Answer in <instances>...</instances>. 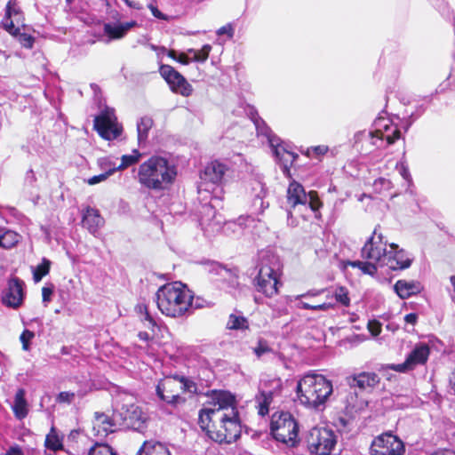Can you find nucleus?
Listing matches in <instances>:
<instances>
[{
  "label": "nucleus",
  "instance_id": "obj_1",
  "mask_svg": "<svg viewBox=\"0 0 455 455\" xmlns=\"http://www.w3.org/2000/svg\"><path fill=\"white\" fill-rule=\"evenodd\" d=\"M198 423L214 442H235L241 435L242 426L235 396L228 391H214L200 410Z\"/></svg>",
  "mask_w": 455,
  "mask_h": 455
},
{
  "label": "nucleus",
  "instance_id": "obj_2",
  "mask_svg": "<svg viewBox=\"0 0 455 455\" xmlns=\"http://www.w3.org/2000/svg\"><path fill=\"white\" fill-rule=\"evenodd\" d=\"M332 393V382L321 374H306L297 385V396L299 403L309 409L322 411Z\"/></svg>",
  "mask_w": 455,
  "mask_h": 455
},
{
  "label": "nucleus",
  "instance_id": "obj_3",
  "mask_svg": "<svg viewBox=\"0 0 455 455\" xmlns=\"http://www.w3.org/2000/svg\"><path fill=\"white\" fill-rule=\"evenodd\" d=\"M156 299L158 309L169 317H181L190 309L192 291L182 283L174 282L161 286Z\"/></svg>",
  "mask_w": 455,
  "mask_h": 455
},
{
  "label": "nucleus",
  "instance_id": "obj_4",
  "mask_svg": "<svg viewBox=\"0 0 455 455\" xmlns=\"http://www.w3.org/2000/svg\"><path fill=\"white\" fill-rule=\"evenodd\" d=\"M282 264L279 257L272 251H261L257 265L258 275L252 283L258 292L267 298H272L278 293Z\"/></svg>",
  "mask_w": 455,
  "mask_h": 455
},
{
  "label": "nucleus",
  "instance_id": "obj_5",
  "mask_svg": "<svg viewBox=\"0 0 455 455\" xmlns=\"http://www.w3.org/2000/svg\"><path fill=\"white\" fill-rule=\"evenodd\" d=\"M176 176V171L165 158L152 156L141 164L138 171V180L143 187L162 190L171 184Z\"/></svg>",
  "mask_w": 455,
  "mask_h": 455
},
{
  "label": "nucleus",
  "instance_id": "obj_6",
  "mask_svg": "<svg viewBox=\"0 0 455 455\" xmlns=\"http://www.w3.org/2000/svg\"><path fill=\"white\" fill-rule=\"evenodd\" d=\"M227 168L218 161L207 164L200 174V181L197 186V192L203 201L210 199V204L204 205V209L210 213L216 206L213 202L219 199L218 192L220 191V185L223 180Z\"/></svg>",
  "mask_w": 455,
  "mask_h": 455
},
{
  "label": "nucleus",
  "instance_id": "obj_7",
  "mask_svg": "<svg viewBox=\"0 0 455 455\" xmlns=\"http://www.w3.org/2000/svg\"><path fill=\"white\" fill-rule=\"evenodd\" d=\"M270 431L273 437L288 447H295L299 442V425L288 411H277L271 417Z\"/></svg>",
  "mask_w": 455,
  "mask_h": 455
},
{
  "label": "nucleus",
  "instance_id": "obj_8",
  "mask_svg": "<svg viewBox=\"0 0 455 455\" xmlns=\"http://www.w3.org/2000/svg\"><path fill=\"white\" fill-rule=\"evenodd\" d=\"M299 205H308L313 212H315L322 206V203L315 191L307 193L300 183L292 180L288 186L286 195V212L290 225H296L291 216L292 210H295Z\"/></svg>",
  "mask_w": 455,
  "mask_h": 455
},
{
  "label": "nucleus",
  "instance_id": "obj_9",
  "mask_svg": "<svg viewBox=\"0 0 455 455\" xmlns=\"http://www.w3.org/2000/svg\"><path fill=\"white\" fill-rule=\"evenodd\" d=\"M337 440L338 435L334 430L326 427H315L308 431L306 436L308 451L315 455L331 454Z\"/></svg>",
  "mask_w": 455,
  "mask_h": 455
},
{
  "label": "nucleus",
  "instance_id": "obj_10",
  "mask_svg": "<svg viewBox=\"0 0 455 455\" xmlns=\"http://www.w3.org/2000/svg\"><path fill=\"white\" fill-rule=\"evenodd\" d=\"M374 125L376 127L374 132H363L356 134L357 140L362 137L365 142H368L372 147L381 148L384 140L387 145L395 143L400 138L399 129L393 125L391 122L383 117H379Z\"/></svg>",
  "mask_w": 455,
  "mask_h": 455
},
{
  "label": "nucleus",
  "instance_id": "obj_11",
  "mask_svg": "<svg viewBox=\"0 0 455 455\" xmlns=\"http://www.w3.org/2000/svg\"><path fill=\"white\" fill-rule=\"evenodd\" d=\"M379 225H378L371 235L368 238L362 248V257L367 260H371L380 267L386 266L387 259L388 244L383 235L378 232Z\"/></svg>",
  "mask_w": 455,
  "mask_h": 455
},
{
  "label": "nucleus",
  "instance_id": "obj_12",
  "mask_svg": "<svg viewBox=\"0 0 455 455\" xmlns=\"http://www.w3.org/2000/svg\"><path fill=\"white\" fill-rule=\"evenodd\" d=\"M403 443L391 433L377 436L371 445V455H403Z\"/></svg>",
  "mask_w": 455,
  "mask_h": 455
},
{
  "label": "nucleus",
  "instance_id": "obj_13",
  "mask_svg": "<svg viewBox=\"0 0 455 455\" xmlns=\"http://www.w3.org/2000/svg\"><path fill=\"white\" fill-rule=\"evenodd\" d=\"M430 347L427 343H417L403 363L390 364L387 368L397 372H407L415 369L418 365H424L429 357Z\"/></svg>",
  "mask_w": 455,
  "mask_h": 455
},
{
  "label": "nucleus",
  "instance_id": "obj_14",
  "mask_svg": "<svg viewBox=\"0 0 455 455\" xmlns=\"http://www.w3.org/2000/svg\"><path fill=\"white\" fill-rule=\"evenodd\" d=\"M180 387L179 377H168L157 384L156 395L162 401L176 406L186 402V399L180 395Z\"/></svg>",
  "mask_w": 455,
  "mask_h": 455
},
{
  "label": "nucleus",
  "instance_id": "obj_15",
  "mask_svg": "<svg viewBox=\"0 0 455 455\" xmlns=\"http://www.w3.org/2000/svg\"><path fill=\"white\" fill-rule=\"evenodd\" d=\"M94 127L98 133L108 140L116 139L122 132L117 124L114 109L108 108L95 117Z\"/></svg>",
  "mask_w": 455,
  "mask_h": 455
},
{
  "label": "nucleus",
  "instance_id": "obj_16",
  "mask_svg": "<svg viewBox=\"0 0 455 455\" xmlns=\"http://www.w3.org/2000/svg\"><path fill=\"white\" fill-rule=\"evenodd\" d=\"M159 73L165 82L169 84L172 92L188 97L193 92L192 85L186 78L172 66L163 64L160 66Z\"/></svg>",
  "mask_w": 455,
  "mask_h": 455
},
{
  "label": "nucleus",
  "instance_id": "obj_17",
  "mask_svg": "<svg viewBox=\"0 0 455 455\" xmlns=\"http://www.w3.org/2000/svg\"><path fill=\"white\" fill-rule=\"evenodd\" d=\"M116 413L121 426L137 431H141L144 428L147 418L140 406L136 404L123 405Z\"/></svg>",
  "mask_w": 455,
  "mask_h": 455
},
{
  "label": "nucleus",
  "instance_id": "obj_18",
  "mask_svg": "<svg viewBox=\"0 0 455 455\" xmlns=\"http://www.w3.org/2000/svg\"><path fill=\"white\" fill-rule=\"evenodd\" d=\"M121 427L118 415L114 411L111 415L105 412H95L92 420L93 435L99 438H104L116 432Z\"/></svg>",
  "mask_w": 455,
  "mask_h": 455
},
{
  "label": "nucleus",
  "instance_id": "obj_19",
  "mask_svg": "<svg viewBox=\"0 0 455 455\" xmlns=\"http://www.w3.org/2000/svg\"><path fill=\"white\" fill-rule=\"evenodd\" d=\"M206 270L220 276V280L228 284L229 291L236 290L239 285V270L235 267H228L216 261H208L205 264Z\"/></svg>",
  "mask_w": 455,
  "mask_h": 455
},
{
  "label": "nucleus",
  "instance_id": "obj_20",
  "mask_svg": "<svg viewBox=\"0 0 455 455\" xmlns=\"http://www.w3.org/2000/svg\"><path fill=\"white\" fill-rule=\"evenodd\" d=\"M268 145L276 161L280 164L283 174L288 175L291 166L299 156L292 152L288 145L283 144L277 136L275 139H271Z\"/></svg>",
  "mask_w": 455,
  "mask_h": 455
},
{
  "label": "nucleus",
  "instance_id": "obj_21",
  "mask_svg": "<svg viewBox=\"0 0 455 455\" xmlns=\"http://www.w3.org/2000/svg\"><path fill=\"white\" fill-rule=\"evenodd\" d=\"M24 297V282L18 277H13L8 281L7 287L3 291L2 303L16 309L22 305Z\"/></svg>",
  "mask_w": 455,
  "mask_h": 455
},
{
  "label": "nucleus",
  "instance_id": "obj_22",
  "mask_svg": "<svg viewBox=\"0 0 455 455\" xmlns=\"http://www.w3.org/2000/svg\"><path fill=\"white\" fill-rule=\"evenodd\" d=\"M386 266L391 270H403L409 268L412 263V257L396 243H389Z\"/></svg>",
  "mask_w": 455,
  "mask_h": 455
},
{
  "label": "nucleus",
  "instance_id": "obj_23",
  "mask_svg": "<svg viewBox=\"0 0 455 455\" xmlns=\"http://www.w3.org/2000/svg\"><path fill=\"white\" fill-rule=\"evenodd\" d=\"M137 26L134 20L124 23L108 22L103 25V36L100 38L105 44H108L114 40L124 38L128 31Z\"/></svg>",
  "mask_w": 455,
  "mask_h": 455
},
{
  "label": "nucleus",
  "instance_id": "obj_24",
  "mask_svg": "<svg viewBox=\"0 0 455 455\" xmlns=\"http://www.w3.org/2000/svg\"><path fill=\"white\" fill-rule=\"evenodd\" d=\"M250 196L252 200L253 212L262 213L268 207V203L264 201L267 191L264 183L258 179H254L250 183Z\"/></svg>",
  "mask_w": 455,
  "mask_h": 455
},
{
  "label": "nucleus",
  "instance_id": "obj_25",
  "mask_svg": "<svg viewBox=\"0 0 455 455\" xmlns=\"http://www.w3.org/2000/svg\"><path fill=\"white\" fill-rule=\"evenodd\" d=\"M379 377L375 372L363 371L347 378L350 387H358L361 391L371 390L379 383Z\"/></svg>",
  "mask_w": 455,
  "mask_h": 455
},
{
  "label": "nucleus",
  "instance_id": "obj_26",
  "mask_svg": "<svg viewBox=\"0 0 455 455\" xmlns=\"http://www.w3.org/2000/svg\"><path fill=\"white\" fill-rule=\"evenodd\" d=\"M82 222L90 233L95 234L105 221L99 210L88 206L83 212Z\"/></svg>",
  "mask_w": 455,
  "mask_h": 455
},
{
  "label": "nucleus",
  "instance_id": "obj_27",
  "mask_svg": "<svg viewBox=\"0 0 455 455\" xmlns=\"http://www.w3.org/2000/svg\"><path fill=\"white\" fill-rule=\"evenodd\" d=\"M394 290L402 299H405L419 293L422 286L417 281L398 280L394 285Z\"/></svg>",
  "mask_w": 455,
  "mask_h": 455
},
{
  "label": "nucleus",
  "instance_id": "obj_28",
  "mask_svg": "<svg viewBox=\"0 0 455 455\" xmlns=\"http://www.w3.org/2000/svg\"><path fill=\"white\" fill-rule=\"evenodd\" d=\"M137 455H172L165 443L155 440L145 441Z\"/></svg>",
  "mask_w": 455,
  "mask_h": 455
},
{
  "label": "nucleus",
  "instance_id": "obj_29",
  "mask_svg": "<svg viewBox=\"0 0 455 455\" xmlns=\"http://www.w3.org/2000/svg\"><path fill=\"white\" fill-rule=\"evenodd\" d=\"M26 391L23 388H19L15 394L12 410L14 416L21 420L28 414V404L26 400Z\"/></svg>",
  "mask_w": 455,
  "mask_h": 455
},
{
  "label": "nucleus",
  "instance_id": "obj_30",
  "mask_svg": "<svg viewBox=\"0 0 455 455\" xmlns=\"http://www.w3.org/2000/svg\"><path fill=\"white\" fill-rule=\"evenodd\" d=\"M251 119L255 126L258 136L265 137L267 140V143L270 142L271 139H275L276 137L257 112H251Z\"/></svg>",
  "mask_w": 455,
  "mask_h": 455
},
{
  "label": "nucleus",
  "instance_id": "obj_31",
  "mask_svg": "<svg viewBox=\"0 0 455 455\" xmlns=\"http://www.w3.org/2000/svg\"><path fill=\"white\" fill-rule=\"evenodd\" d=\"M273 391L260 390L255 400L259 407V414L265 416L268 413L269 405L273 402Z\"/></svg>",
  "mask_w": 455,
  "mask_h": 455
},
{
  "label": "nucleus",
  "instance_id": "obj_32",
  "mask_svg": "<svg viewBox=\"0 0 455 455\" xmlns=\"http://www.w3.org/2000/svg\"><path fill=\"white\" fill-rule=\"evenodd\" d=\"M153 126V119L149 116H142L137 122V132L139 144L146 143L148 138V132Z\"/></svg>",
  "mask_w": 455,
  "mask_h": 455
},
{
  "label": "nucleus",
  "instance_id": "obj_33",
  "mask_svg": "<svg viewBox=\"0 0 455 455\" xmlns=\"http://www.w3.org/2000/svg\"><path fill=\"white\" fill-rule=\"evenodd\" d=\"M45 447L53 451L62 450V436L58 433L54 427H52L49 434L45 437Z\"/></svg>",
  "mask_w": 455,
  "mask_h": 455
},
{
  "label": "nucleus",
  "instance_id": "obj_34",
  "mask_svg": "<svg viewBox=\"0 0 455 455\" xmlns=\"http://www.w3.org/2000/svg\"><path fill=\"white\" fill-rule=\"evenodd\" d=\"M52 261L46 258H43L40 264L31 267L33 280L36 283H39L45 275L50 273Z\"/></svg>",
  "mask_w": 455,
  "mask_h": 455
},
{
  "label": "nucleus",
  "instance_id": "obj_35",
  "mask_svg": "<svg viewBox=\"0 0 455 455\" xmlns=\"http://www.w3.org/2000/svg\"><path fill=\"white\" fill-rule=\"evenodd\" d=\"M227 328L229 330H247L249 322L241 313H233L228 317Z\"/></svg>",
  "mask_w": 455,
  "mask_h": 455
},
{
  "label": "nucleus",
  "instance_id": "obj_36",
  "mask_svg": "<svg viewBox=\"0 0 455 455\" xmlns=\"http://www.w3.org/2000/svg\"><path fill=\"white\" fill-rule=\"evenodd\" d=\"M19 243V235L12 230L0 229V247L11 249Z\"/></svg>",
  "mask_w": 455,
  "mask_h": 455
},
{
  "label": "nucleus",
  "instance_id": "obj_37",
  "mask_svg": "<svg viewBox=\"0 0 455 455\" xmlns=\"http://www.w3.org/2000/svg\"><path fill=\"white\" fill-rule=\"evenodd\" d=\"M347 264L353 267L359 268L363 274L370 275L371 276H374L377 273L378 267H380L379 265H377V263L371 260H354L348 261Z\"/></svg>",
  "mask_w": 455,
  "mask_h": 455
},
{
  "label": "nucleus",
  "instance_id": "obj_38",
  "mask_svg": "<svg viewBox=\"0 0 455 455\" xmlns=\"http://www.w3.org/2000/svg\"><path fill=\"white\" fill-rule=\"evenodd\" d=\"M13 13L18 12L14 8L11 7V2H9L6 6L5 17L2 21V25L8 33L12 36H17L20 32V28H16L13 24V21L11 20V17Z\"/></svg>",
  "mask_w": 455,
  "mask_h": 455
},
{
  "label": "nucleus",
  "instance_id": "obj_39",
  "mask_svg": "<svg viewBox=\"0 0 455 455\" xmlns=\"http://www.w3.org/2000/svg\"><path fill=\"white\" fill-rule=\"evenodd\" d=\"M137 312L140 314L141 321L144 323L145 326L154 331V328L156 327L157 324L155 318L149 314L148 307L143 304L138 305Z\"/></svg>",
  "mask_w": 455,
  "mask_h": 455
},
{
  "label": "nucleus",
  "instance_id": "obj_40",
  "mask_svg": "<svg viewBox=\"0 0 455 455\" xmlns=\"http://www.w3.org/2000/svg\"><path fill=\"white\" fill-rule=\"evenodd\" d=\"M140 156L141 154L137 149H134L131 155H124L121 158V164L117 167L114 166L113 168H116V172L126 169L138 163Z\"/></svg>",
  "mask_w": 455,
  "mask_h": 455
},
{
  "label": "nucleus",
  "instance_id": "obj_41",
  "mask_svg": "<svg viewBox=\"0 0 455 455\" xmlns=\"http://www.w3.org/2000/svg\"><path fill=\"white\" fill-rule=\"evenodd\" d=\"M211 50L212 46L210 44H204L199 51L188 49V52L192 54L193 61L204 63L207 60Z\"/></svg>",
  "mask_w": 455,
  "mask_h": 455
},
{
  "label": "nucleus",
  "instance_id": "obj_42",
  "mask_svg": "<svg viewBox=\"0 0 455 455\" xmlns=\"http://www.w3.org/2000/svg\"><path fill=\"white\" fill-rule=\"evenodd\" d=\"M326 298L330 299H332L333 298H335L337 302H339L341 305L346 306V307L348 306L350 303V299H349L348 292H347V289L344 287H341V286L336 288L333 294H331L330 291H328V294H326Z\"/></svg>",
  "mask_w": 455,
  "mask_h": 455
},
{
  "label": "nucleus",
  "instance_id": "obj_43",
  "mask_svg": "<svg viewBox=\"0 0 455 455\" xmlns=\"http://www.w3.org/2000/svg\"><path fill=\"white\" fill-rule=\"evenodd\" d=\"M88 455H117V453L108 444L96 443L89 450Z\"/></svg>",
  "mask_w": 455,
  "mask_h": 455
},
{
  "label": "nucleus",
  "instance_id": "obj_44",
  "mask_svg": "<svg viewBox=\"0 0 455 455\" xmlns=\"http://www.w3.org/2000/svg\"><path fill=\"white\" fill-rule=\"evenodd\" d=\"M273 350L269 347L267 340L259 339L257 342V346L253 348V352L258 358H260L265 354L271 353Z\"/></svg>",
  "mask_w": 455,
  "mask_h": 455
},
{
  "label": "nucleus",
  "instance_id": "obj_45",
  "mask_svg": "<svg viewBox=\"0 0 455 455\" xmlns=\"http://www.w3.org/2000/svg\"><path fill=\"white\" fill-rule=\"evenodd\" d=\"M116 172V168H110L107 172L100 173L99 175L92 176L87 180V183L89 185H96L106 180L108 177H110Z\"/></svg>",
  "mask_w": 455,
  "mask_h": 455
},
{
  "label": "nucleus",
  "instance_id": "obj_46",
  "mask_svg": "<svg viewBox=\"0 0 455 455\" xmlns=\"http://www.w3.org/2000/svg\"><path fill=\"white\" fill-rule=\"evenodd\" d=\"M179 381L181 384L180 394L185 392L193 394L196 392V386L193 381L186 379L185 377H179Z\"/></svg>",
  "mask_w": 455,
  "mask_h": 455
},
{
  "label": "nucleus",
  "instance_id": "obj_47",
  "mask_svg": "<svg viewBox=\"0 0 455 455\" xmlns=\"http://www.w3.org/2000/svg\"><path fill=\"white\" fill-rule=\"evenodd\" d=\"M35 333L29 330H24L21 333L20 339L22 344V348L25 351L29 350V343L34 339Z\"/></svg>",
  "mask_w": 455,
  "mask_h": 455
},
{
  "label": "nucleus",
  "instance_id": "obj_48",
  "mask_svg": "<svg viewBox=\"0 0 455 455\" xmlns=\"http://www.w3.org/2000/svg\"><path fill=\"white\" fill-rule=\"evenodd\" d=\"M329 150V148L325 145L315 146L307 148V156H321L325 155Z\"/></svg>",
  "mask_w": 455,
  "mask_h": 455
},
{
  "label": "nucleus",
  "instance_id": "obj_49",
  "mask_svg": "<svg viewBox=\"0 0 455 455\" xmlns=\"http://www.w3.org/2000/svg\"><path fill=\"white\" fill-rule=\"evenodd\" d=\"M54 291V285L52 283L46 284L42 288V299L44 306L52 300V296Z\"/></svg>",
  "mask_w": 455,
  "mask_h": 455
},
{
  "label": "nucleus",
  "instance_id": "obj_50",
  "mask_svg": "<svg viewBox=\"0 0 455 455\" xmlns=\"http://www.w3.org/2000/svg\"><path fill=\"white\" fill-rule=\"evenodd\" d=\"M75 399V393L73 392H60L57 397L56 402L60 403H71Z\"/></svg>",
  "mask_w": 455,
  "mask_h": 455
},
{
  "label": "nucleus",
  "instance_id": "obj_51",
  "mask_svg": "<svg viewBox=\"0 0 455 455\" xmlns=\"http://www.w3.org/2000/svg\"><path fill=\"white\" fill-rule=\"evenodd\" d=\"M328 294V290L327 289H312V290H309L307 291V292L303 293V294H300V295H298L295 297V299H302V298H309V297H316V296H319L321 294Z\"/></svg>",
  "mask_w": 455,
  "mask_h": 455
},
{
  "label": "nucleus",
  "instance_id": "obj_52",
  "mask_svg": "<svg viewBox=\"0 0 455 455\" xmlns=\"http://www.w3.org/2000/svg\"><path fill=\"white\" fill-rule=\"evenodd\" d=\"M19 41L20 44L25 48L31 49L33 47L34 38L30 35L19 33Z\"/></svg>",
  "mask_w": 455,
  "mask_h": 455
},
{
  "label": "nucleus",
  "instance_id": "obj_53",
  "mask_svg": "<svg viewBox=\"0 0 455 455\" xmlns=\"http://www.w3.org/2000/svg\"><path fill=\"white\" fill-rule=\"evenodd\" d=\"M234 28L232 24L228 23L225 26H222L217 30V34L219 36L227 35L228 38H232L234 36Z\"/></svg>",
  "mask_w": 455,
  "mask_h": 455
},
{
  "label": "nucleus",
  "instance_id": "obj_54",
  "mask_svg": "<svg viewBox=\"0 0 455 455\" xmlns=\"http://www.w3.org/2000/svg\"><path fill=\"white\" fill-rule=\"evenodd\" d=\"M334 303L332 301L323 302L318 305H314L313 311H327L333 308Z\"/></svg>",
  "mask_w": 455,
  "mask_h": 455
},
{
  "label": "nucleus",
  "instance_id": "obj_55",
  "mask_svg": "<svg viewBox=\"0 0 455 455\" xmlns=\"http://www.w3.org/2000/svg\"><path fill=\"white\" fill-rule=\"evenodd\" d=\"M148 8L151 11L152 15L155 18L162 20H167V16L165 14H164L156 6L150 4L148 6Z\"/></svg>",
  "mask_w": 455,
  "mask_h": 455
},
{
  "label": "nucleus",
  "instance_id": "obj_56",
  "mask_svg": "<svg viewBox=\"0 0 455 455\" xmlns=\"http://www.w3.org/2000/svg\"><path fill=\"white\" fill-rule=\"evenodd\" d=\"M399 172L402 175V177L408 182H411V177L409 172V169L404 165L401 164V167L399 169Z\"/></svg>",
  "mask_w": 455,
  "mask_h": 455
},
{
  "label": "nucleus",
  "instance_id": "obj_57",
  "mask_svg": "<svg viewBox=\"0 0 455 455\" xmlns=\"http://www.w3.org/2000/svg\"><path fill=\"white\" fill-rule=\"evenodd\" d=\"M206 303L207 302L204 299H200V298L195 299L194 296L192 295V304H191L190 308H192V307L201 308V307H205Z\"/></svg>",
  "mask_w": 455,
  "mask_h": 455
},
{
  "label": "nucleus",
  "instance_id": "obj_58",
  "mask_svg": "<svg viewBox=\"0 0 455 455\" xmlns=\"http://www.w3.org/2000/svg\"><path fill=\"white\" fill-rule=\"evenodd\" d=\"M368 328L373 336L379 335L381 331V328L378 323H372L370 322L368 324Z\"/></svg>",
  "mask_w": 455,
  "mask_h": 455
},
{
  "label": "nucleus",
  "instance_id": "obj_59",
  "mask_svg": "<svg viewBox=\"0 0 455 455\" xmlns=\"http://www.w3.org/2000/svg\"><path fill=\"white\" fill-rule=\"evenodd\" d=\"M177 61H179L180 63H181L183 65H188L190 61H193V60H192V57L189 58L187 53L181 52V53H179Z\"/></svg>",
  "mask_w": 455,
  "mask_h": 455
},
{
  "label": "nucleus",
  "instance_id": "obj_60",
  "mask_svg": "<svg viewBox=\"0 0 455 455\" xmlns=\"http://www.w3.org/2000/svg\"><path fill=\"white\" fill-rule=\"evenodd\" d=\"M125 4L132 8V9H134V10H140L141 9V4L140 2L136 1V0H123Z\"/></svg>",
  "mask_w": 455,
  "mask_h": 455
},
{
  "label": "nucleus",
  "instance_id": "obj_61",
  "mask_svg": "<svg viewBox=\"0 0 455 455\" xmlns=\"http://www.w3.org/2000/svg\"><path fill=\"white\" fill-rule=\"evenodd\" d=\"M423 109H420L419 113H418L416 116H414L413 113H411L409 116H408V120L406 121V126H405V129L407 130L411 125V124L423 113Z\"/></svg>",
  "mask_w": 455,
  "mask_h": 455
},
{
  "label": "nucleus",
  "instance_id": "obj_62",
  "mask_svg": "<svg viewBox=\"0 0 455 455\" xmlns=\"http://www.w3.org/2000/svg\"><path fill=\"white\" fill-rule=\"evenodd\" d=\"M418 320V315L414 313H410V314H407L405 316H404V321L407 323H410V324H415L416 322Z\"/></svg>",
  "mask_w": 455,
  "mask_h": 455
},
{
  "label": "nucleus",
  "instance_id": "obj_63",
  "mask_svg": "<svg viewBox=\"0 0 455 455\" xmlns=\"http://www.w3.org/2000/svg\"><path fill=\"white\" fill-rule=\"evenodd\" d=\"M450 281L452 286L451 290H450V295L452 301L455 303V275H451Z\"/></svg>",
  "mask_w": 455,
  "mask_h": 455
},
{
  "label": "nucleus",
  "instance_id": "obj_64",
  "mask_svg": "<svg viewBox=\"0 0 455 455\" xmlns=\"http://www.w3.org/2000/svg\"><path fill=\"white\" fill-rule=\"evenodd\" d=\"M431 455H455V451L453 450L444 449L439 450Z\"/></svg>",
  "mask_w": 455,
  "mask_h": 455
}]
</instances>
